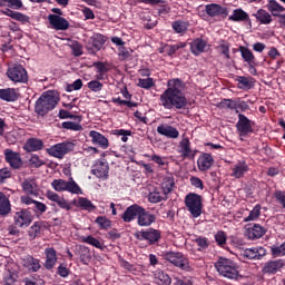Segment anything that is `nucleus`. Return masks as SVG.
Listing matches in <instances>:
<instances>
[{"label": "nucleus", "instance_id": "nucleus-15", "mask_svg": "<svg viewBox=\"0 0 285 285\" xmlns=\"http://www.w3.org/2000/svg\"><path fill=\"white\" fill-rule=\"evenodd\" d=\"M48 21L53 30L66 31L70 28V22L66 18L57 14H49Z\"/></svg>", "mask_w": 285, "mask_h": 285}, {"label": "nucleus", "instance_id": "nucleus-30", "mask_svg": "<svg viewBox=\"0 0 285 285\" xmlns=\"http://www.w3.org/2000/svg\"><path fill=\"white\" fill-rule=\"evenodd\" d=\"M254 17L263 26L273 23V16L264 9H258L257 12L254 13Z\"/></svg>", "mask_w": 285, "mask_h": 285}, {"label": "nucleus", "instance_id": "nucleus-63", "mask_svg": "<svg viewBox=\"0 0 285 285\" xmlns=\"http://www.w3.org/2000/svg\"><path fill=\"white\" fill-rule=\"evenodd\" d=\"M274 197L276 199V202L278 204H281V206H283V208H285V191L283 190H276L274 193Z\"/></svg>", "mask_w": 285, "mask_h": 285}, {"label": "nucleus", "instance_id": "nucleus-64", "mask_svg": "<svg viewBox=\"0 0 285 285\" xmlns=\"http://www.w3.org/2000/svg\"><path fill=\"white\" fill-rule=\"evenodd\" d=\"M215 239H216V243L218 244V246H224V244H226V233L218 232L215 235Z\"/></svg>", "mask_w": 285, "mask_h": 285}, {"label": "nucleus", "instance_id": "nucleus-11", "mask_svg": "<svg viewBox=\"0 0 285 285\" xmlns=\"http://www.w3.org/2000/svg\"><path fill=\"white\" fill-rule=\"evenodd\" d=\"M106 43V37L101 33L94 35L86 45V50L89 55H97L104 45Z\"/></svg>", "mask_w": 285, "mask_h": 285}, {"label": "nucleus", "instance_id": "nucleus-38", "mask_svg": "<svg viewBox=\"0 0 285 285\" xmlns=\"http://www.w3.org/2000/svg\"><path fill=\"white\" fill-rule=\"evenodd\" d=\"M175 188V178L173 176H167L163 178L161 190L168 197L169 193H173Z\"/></svg>", "mask_w": 285, "mask_h": 285}, {"label": "nucleus", "instance_id": "nucleus-5", "mask_svg": "<svg viewBox=\"0 0 285 285\" xmlns=\"http://www.w3.org/2000/svg\"><path fill=\"white\" fill-rule=\"evenodd\" d=\"M163 257L166 262H170V264L180 268V271H186L187 273L193 271L188 257H186L181 252H165L163 253Z\"/></svg>", "mask_w": 285, "mask_h": 285}, {"label": "nucleus", "instance_id": "nucleus-12", "mask_svg": "<svg viewBox=\"0 0 285 285\" xmlns=\"http://www.w3.org/2000/svg\"><path fill=\"white\" fill-rule=\"evenodd\" d=\"M4 159L13 170H19L23 166L21 154L12 151V149H4Z\"/></svg>", "mask_w": 285, "mask_h": 285}, {"label": "nucleus", "instance_id": "nucleus-17", "mask_svg": "<svg viewBox=\"0 0 285 285\" xmlns=\"http://www.w3.org/2000/svg\"><path fill=\"white\" fill-rule=\"evenodd\" d=\"M264 256H266V249L264 247L246 248L240 252L243 259H262Z\"/></svg>", "mask_w": 285, "mask_h": 285}, {"label": "nucleus", "instance_id": "nucleus-19", "mask_svg": "<svg viewBox=\"0 0 285 285\" xmlns=\"http://www.w3.org/2000/svg\"><path fill=\"white\" fill-rule=\"evenodd\" d=\"M45 263H43V267L47 271H52V268H55V266H57V262L59 259V257L57 256V249L53 247H48L45 249Z\"/></svg>", "mask_w": 285, "mask_h": 285}, {"label": "nucleus", "instance_id": "nucleus-21", "mask_svg": "<svg viewBox=\"0 0 285 285\" xmlns=\"http://www.w3.org/2000/svg\"><path fill=\"white\" fill-rule=\"evenodd\" d=\"M247 239H261L266 235V227H262L259 224H254L252 227H248L245 232Z\"/></svg>", "mask_w": 285, "mask_h": 285}, {"label": "nucleus", "instance_id": "nucleus-34", "mask_svg": "<svg viewBox=\"0 0 285 285\" xmlns=\"http://www.w3.org/2000/svg\"><path fill=\"white\" fill-rule=\"evenodd\" d=\"M266 8L273 17H279V12H285V8L277 0H269Z\"/></svg>", "mask_w": 285, "mask_h": 285}, {"label": "nucleus", "instance_id": "nucleus-16", "mask_svg": "<svg viewBox=\"0 0 285 285\" xmlns=\"http://www.w3.org/2000/svg\"><path fill=\"white\" fill-rule=\"evenodd\" d=\"M205 12L208 17H223V19L228 17V9L217 3L206 4Z\"/></svg>", "mask_w": 285, "mask_h": 285}, {"label": "nucleus", "instance_id": "nucleus-26", "mask_svg": "<svg viewBox=\"0 0 285 285\" xmlns=\"http://www.w3.org/2000/svg\"><path fill=\"white\" fill-rule=\"evenodd\" d=\"M23 149L27 153H37L39 150H43V140L39 138H29L26 141Z\"/></svg>", "mask_w": 285, "mask_h": 285}, {"label": "nucleus", "instance_id": "nucleus-9", "mask_svg": "<svg viewBox=\"0 0 285 285\" xmlns=\"http://www.w3.org/2000/svg\"><path fill=\"white\" fill-rule=\"evenodd\" d=\"M7 76L10 81L14 83H27L28 82V71L21 65H13L7 70Z\"/></svg>", "mask_w": 285, "mask_h": 285}, {"label": "nucleus", "instance_id": "nucleus-23", "mask_svg": "<svg viewBox=\"0 0 285 285\" xmlns=\"http://www.w3.org/2000/svg\"><path fill=\"white\" fill-rule=\"evenodd\" d=\"M89 137L91 138L92 144L95 146H99V148H102V150H106L108 146H110L108 138H106V136H104L101 132L91 130L89 132Z\"/></svg>", "mask_w": 285, "mask_h": 285}, {"label": "nucleus", "instance_id": "nucleus-8", "mask_svg": "<svg viewBox=\"0 0 285 285\" xmlns=\"http://www.w3.org/2000/svg\"><path fill=\"white\" fill-rule=\"evenodd\" d=\"M75 150V145L70 141L59 142L50 148H47L48 155L50 157H56V159H63L68 153H72Z\"/></svg>", "mask_w": 285, "mask_h": 285}, {"label": "nucleus", "instance_id": "nucleus-59", "mask_svg": "<svg viewBox=\"0 0 285 285\" xmlns=\"http://www.w3.org/2000/svg\"><path fill=\"white\" fill-rule=\"evenodd\" d=\"M70 48L72 50L73 57H81V55H83V46H81V43L76 41L70 45Z\"/></svg>", "mask_w": 285, "mask_h": 285}, {"label": "nucleus", "instance_id": "nucleus-14", "mask_svg": "<svg viewBox=\"0 0 285 285\" xmlns=\"http://www.w3.org/2000/svg\"><path fill=\"white\" fill-rule=\"evenodd\" d=\"M237 130L240 137H247L248 134L253 132V121L243 114L238 115Z\"/></svg>", "mask_w": 285, "mask_h": 285}, {"label": "nucleus", "instance_id": "nucleus-6", "mask_svg": "<svg viewBox=\"0 0 285 285\" xmlns=\"http://www.w3.org/2000/svg\"><path fill=\"white\" fill-rule=\"evenodd\" d=\"M185 206L190 213L191 217H202V210L204 208V205L202 203V196L199 194H188L185 197Z\"/></svg>", "mask_w": 285, "mask_h": 285}, {"label": "nucleus", "instance_id": "nucleus-4", "mask_svg": "<svg viewBox=\"0 0 285 285\" xmlns=\"http://www.w3.org/2000/svg\"><path fill=\"white\" fill-rule=\"evenodd\" d=\"M215 268L219 275L227 279H237L239 277V265L230 258L219 257L215 263Z\"/></svg>", "mask_w": 285, "mask_h": 285}, {"label": "nucleus", "instance_id": "nucleus-51", "mask_svg": "<svg viewBox=\"0 0 285 285\" xmlns=\"http://www.w3.org/2000/svg\"><path fill=\"white\" fill-rule=\"evenodd\" d=\"M83 244H89L90 246H95V248H99V250H104V245L101 242L92 236L82 237Z\"/></svg>", "mask_w": 285, "mask_h": 285}, {"label": "nucleus", "instance_id": "nucleus-33", "mask_svg": "<svg viewBox=\"0 0 285 285\" xmlns=\"http://www.w3.org/2000/svg\"><path fill=\"white\" fill-rule=\"evenodd\" d=\"M2 14H6L7 17L14 19V21H20L21 23H30V17L18 11L7 9L6 11H2Z\"/></svg>", "mask_w": 285, "mask_h": 285}, {"label": "nucleus", "instance_id": "nucleus-35", "mask_svg": "<svg viewBox=\"0 0 285 285\" xmlns=\"http://www.w3.org/2000/svg\"><path fill=\"white\" fill-rule=\"evenodd\" d=\"M108 170L109 167L108 165L100 163L99 165L96 166V168H94L91 170L92 175H95L96 177H98V179H108Z\"/></svg>", "mask_w": 285, "mask_h": 285}, {"label": "nucleus", "instance_id": "nucleus-52", "mask_svg": "<svg viewBox=\"0 0 285 285\" xmlns=\"http://www.w3.org/2000/svg\"><path fill=\"white\" fill-rule=\"evenodd\" d=\"M67 184H68V181H66L63 179H55L51 183V186H52L53 190H56L57 193H66Z\"/></svg>", "mask_w": 285, "mask_h": 285}, {"label": "nucleus", "instance_id": "nucleus-44", "mask_svg": "<svg viewBox=\"0 0 285 285\" xmlns=\"http://www.w3.org/2000/svg\"><path fill=\"white\" fill-rule=\"evenodd\" d=\"M259 215H262V205H256L253 210L249 212V215L244 218V222H255L259 219Z\"/></svg>", "mask_w": 285, "mask_h": 285}, {"label": "nucleus", "instance_id": "nucleus-7", "mask_svg": "<svg viewBox=\"0 0 285 285\" xmlns=\"http://www.w3.org/2000/svg\"><path fill=\"white\" fill-rule=\"evenodd\" d=\"M135 237L139 242H147L149 246L157 244L161 239V230L155 228H147L135 233Z\"/></svg>", "mask_w": 285, "mask_h": 285}, {"label": "nucleus", "instance_id": "nucleus-53", "mask_svg": "<svg viewBox=\"0 0 285 285\" xmlns=\"http://www.w3.org/2000/svg\"><path fill=\"white\" fill-rule=\"evenodd\" d=\"M56 275H59V277H62L63 279H66V277L70 275V268H68V264L61 263L57 267Z\"/></svg>", "mask_w": 285, "mask_h": 285}, {"label": "nucleus", "instance_id": "nucleus-39", "mask_svg": "<svg viewBox=\"0 0 285 285\" xmlns=\"http://www.w3.org/2000/svg\"><path fill=\"white\" fill-rule=\"evenodd\" d=\"M166 199H168V196L163 191H150L148 195V202H150V204H159V202H166Z\"/></svg>", "mask_w": 285, "mask_h": 285}, {"label": "nucleus", "instance_id": "nucleus-57", "mask_svg": "<svg viewBox=\"0 0 285 285\" xmlns=\"http://www.w3.org/2000/svg\"><path fill=\"white\" fill-rule=\"evenodd\" d=\"M271 252H272L273 257H284V255H285L284 243L279 246H277V245L272 246Z\"/></svg>", "mask_w": 285, "mask_h": 285}, {"label": "nucleus", "instance_id": "nucleus-41", "mask_svg": "<svg viewBox=\"0 0 285 285\" xmlns=\"http://www.w3.org/2000/svg\"><path fill=\"white\" fill-rule=\"evenodd\" d=\"M19 281V274L16 272L8 271L2 278L3 285H17V282Z\"/></svg>", "mask_w": 285, "mask_h": 285}, {"label": "nucleus", "instance_id": "nucleus-18", "mask_svg": "<svg viewBox=\"0 0 285 285\" xmlns=\"http://www.w3.org/2000/svg\"><path fill=\"white\" fill-rule=\"evenodd\" d=\"M21 188L24 195L39 197V185L36 179L27 178L21 183Z\"/></svg>", "mask_w": 285, "mask_h": 285}, {"label": "nucleus", "instance_id": "nucleus-20", "mask_svg": "<svg viewBox=\"0 0 285 285\" xmlns=\"http://www.w3.org/2000/svg\"><path fill=\"white\" fill-rule=\"evenodd\" d=\"M213 164H215V159L213 158V155L208 153H204L198 157L197 166L200 173H206V170H210Z\"/></svg>", "mask_w": 285, "mask_h": 285}, {"label": "nucleus", "instance_id": "nucleus-47", "mask_svg": "<svg viewBox=\"0 0 285 285\" xmlns=\"http://www.w3.org/2000/svg\"><path fill=\"white\" fill-rule=\"evenodd\" d=\"M96 224L101 228V230H108L112 226V222L106 218V216H98L95 220Z\"/></svg>", "mask_w": 285, "mask_h": 285}, {"label": "nucleus", "instance_id": "nucleus-27", "mask_svg": "<svg viewBox=\"0 0 285 285\" xmlns=\"http://www.w3.org/2000/svg\"><path fill=\"white\" fill-rule=\"evenodd\" d=\"M186 46V42H178L176 45H164L158 49L160 55H165L167 57H173L177 50H181Z\"/></svg>", "mask_w": 285, "mask_h": 285}, {"label": "nucleus", "instance_id": "nucleus-61", "mask_svg": "<svg viewBox=\"0 0 285 285\" xmlns=\"http://www.w3.org/2000/svg\"><path fill=\"white\" fill-rule=\"evenodd\" d=\"M83 88V81L81 79H77L73 83L67 86V91L72 92V90H81Z\"/></svg>", "mask_w": 285, "mask_h": 285}, {"label": "nucleus", "instance_id": "nucleus-24", "mask_svg": "<svg viewBox=\"0 0 285 285\" xmlns=\"http://www.w3.org/2000/svg\"><path fill=\"white\" fill-rule=\"evenodd\" d=\"M158 135L167 137L168 139H177L179 137V130L170 125H160L157 127Z\"/></svg>", "mask_w": 285, "mask_h": 285}, {"label": "nucleus", "instance_id": "nucleus-42", "mask_svg": "<svg viewBox=\"0 0 285 285\" xmlns=\"http://www.w3.org/2000/svg\"><path fill=\"white\" fill-rule=\"evenodd\" d=\"M236 81L240 85V86H238V88L240 90H244V89L250 90V88H253V86H255V83L253 82V78H248V77H244V76H238Z\"/></svg>", "mask_w": 285, "mask_h": 285}, {"label": "nucleus", "instance_id": "nucleus-45", "mask_svg": "<svg viewBox=\"0 0 285 285\" xmlns=\"http://www.w3.org/2000/svg\"><path fill=\"white\" fill-rule=\"evenodd\" d=\"M171 28L177 32V35H181V32H186L188 30V23L181 20H176L173 22Z\"/></svg>", "mask_w": 285, "mask_h": 285}, {"label": "nucleus", "instance_id": "nucleus-60", "mask_svg": "<svg viewBox=\"0 0 285 285\" xmlns=\"http://www.w3.org/2000/svg\"><path fill=\"white\" fill-rule=\"evenodd\" d=\"M114 135L121 137V141L126 142V141H128V137H130V135H132V131L126 130V129H116V130H114Z\"/></svg>", "mask_w": 285, "mask_h": 285}, {"label": "nucleus", "instance_id": "nucleus-28", "mask_svg": "<svg viewBox=\"0 0 285 285\" xmlns=\"http://www.w3.org/2000/svg\"><path fill=\"white\" fill-rule=\"evenodd\" d=\"M12 212V205L10 204V198L3 191H0V215L1 217H7Z\"/></svg>", "mask_w": 285, "mask_h": 285}, {"label": "nucleus", "instance_id": "nucleus-62", "mask_svg": "<svg viewBox=\"0 0 285 285\" xmlns=\"http://www.w3.org/2000/svg\"><path fill=\"white\" fill-rule=\"evenodd\" d=\"M56 204L59 206V208H62V210H72L70 202L63 197H60Z\"/></svg>", "mask_w": 285, "mask_h": 285}, {"label": "nucleus", "instance_id": "nucleus-2", "mask_svg": "<svg viewBox=\"0 0 285 285\" xmlns=\"http://www.w3.org/2000/svg\"><path fill=\"white\" fill-rule=\"evenodd\" d=\"M121 219L125 224H130L137 219L138 226L148 227L157 222V216L138 204H134L125 209Z\"/></svg>", "mask_w": 285, "mask_h": 285}, {"label": "nucleus", "instance_id": "nucleus-32", "mask_svg": "<svg viewBox=\"0 0 285 285\" xmlns=\"http://www.w3.org/2000/svg\"><path fill=\"white\" fill-rule=\"evenodd\" d=\"M154 279L156 282V284L158 285H171L173 284V279L170 278V276L165 273L164 271H156L154 273Z\"/></svg>", "mask_w": 285, "mask_h": 285}, {"label": "nucleus", "instance_id": "nucleus-56", "mask_svg": "<svg viewBox=\"0 0 285 285\" xmlns=\"http://www.w3.org/2000/svg\"><path fill=\"white\" fill-rule=\"evenodd\" d=\"M87 88H89L91 92H101V90H104V83L99 80H91L87 83Z\"/></svg>", "mask_w": 285, "mask_h": 285}, {"label": "nucleus", "instance_id": "nucleus-54", "mask_svg": "<svg viewBox=\"0 0 285 285\" xmlns=\"http://www.w3.org/2000/svg\"><path fill=\"white\" fill-rule=\"evenodd\" d=\"M91 259H92V255L90 254V249H88V247H82L81 254H80L81 264L88 265L90 264Z\"/></svg>", "mask_w": 285, "mask_h": 285}, {"label": "nucleus", "instance_id": "nucleus-25", "mask_svg": "<svg viewBox=\"0 0 285 285\" xmlns=\"http://www.w3.org/2000/svg\"><path fill=\"white\" fill-rule=\"evenodd\" d=\"M248 170L249 167L248 164H246V160H239L232 169V177H235V179H242Z\"/></svg>", "mask_w": 285, "mask_h": 285}, {"label": "nucleus", "instance_id": "nucleus-40", "mask_svg": "<svg viewBox=\"0 0 285 285\" xmlns=\"http://www.w3.org/2000/svg\"><path fill=\"white\" fill-rule=\"evenodd\" d=\"M239 52L242 55V58L244 59V61H246V63H248V66H250V63H255V55H253V51H250V49L240 46Z\"/></svg>", "mask_w": 285, "mask_h": 285}, {"label": "nucleus", "instance_id": "nucleus-3", "mask_svg": "<svg viewBox=\"0 0 285 285\" xmlns=\"http://www.w3.org/2000/svg\"><path fill=\"white\" fill-rule=\"evenodd\" d=\"M59 92H57L56 90L46 91L36 101L35 112L38 117H46L48 112L57 108V104H59Z\"/></svg>", "mask_w": 285, "mask_h": 285}, {"label": "nucleus", "instance_id": "nucleus-58", "mask_svg": "<svg viewBox=\"0 0 285 285\" xmlns=\"http://www.w3.org/2000/svg\"><path fill=\"white\" fill-rule=\"evenodd\" d=\"M39 233H41V223L36 222L29 229V236L31 237V239H36V237H37V235H39Z\"/></svg>", "mask_w": 285, "mask_h": 285}, {"label": "nucleus", "instance_id": "nucleus-10", "mask_svg": "<svg viewBox=\"0 0 285 285\" xmlns=\"http://www.w3.org/2000/svg\"><path fill=\"white\" fill-rule=\"evenodd\" d=\"M32 219H35V216H32V213L28 209H20L13 215V224L18 226V228H28V226L32 224Z\"/></svg>", "mask_w": 285, "mask_h": 285}, {"label": "nucleus", "instance_id": "nucleus-36", "mask_svg": "<svg viewBox=\"0 0 285 285\" xmlns=\"http://www.w3.org/2000/svg\"><path fill=\"white\" fill-rule=\"evenodd\" d=\"M190 50L193 52V55H195L196 57L198 55H202V52H204L206 50V41L203 39H195L191 43H190Z\"/></svg>", "mask_w": 285, "mask_h": 285}, {"label": "nucleus", "instance_id": "nucleus-1", "mask_svg": "<svg viewBox=\"0 0 285 285\" xmlns=\"http://www.w3.org/2000/svg\"><path fill=\"white\" fill-rule=\"evenodd\" d=\"M186 82L179 78H173L167 81V89L159 97V106L165 110H184L188 106L186 98Z\"/></svg>", "mask_w": 285, "mask_h": 285}, {"label": "nucleus", "instance_id": "nucleus-48", "mask_svg": "<svg viewBox=\"0 0 285 285\" xmlns=\"http://www.w3.org/2000/svg\"><path fill=\"white\" fill-rule=\"evenodd\" d=\"M180 153L183 157H190V140L188 138H184L180 141Z\"/></svg>", "mask_w": 285, "mask_h": 285}, {"label": "nucleus", "instance_id": "nucleus-31", "mask_svg": "<svg viewBox=\"0 0 285 285\" xmlns=\"http://www.w3.org/2000/svg\"><path fill=\"white\" fill-rule=\"evenodd\" d=\"M228 20L237 23L242 21H248L250 23V16H248V13L243 9H235Z\"/></svg>", "mask_w": 285, "mask_h": 285}, {"label": "nucleus", "instance_id": "nucleus-50", "mask_svg": "<svg viewBox=\"0 0 285 285\" xmlns=\"http://www.w3.org/2000/svg\"><path fill=\"white\" fill-rule=\"evenodd\" d=\"M217 107L222 109L228 108L229 110H235L237 108V101L225 98L217 104Z\"/></svg>", "mask_w": 285, "mask_h": 285}, {"label": "nucleus", "instance_id": "nucleus-43", "mask_svg": "<svg viewBox=\"0 0 285 285\" xmlns=\"http://www.w3.org/2000/svg\"><path fill=\"white\" fill-rule=\"evenodd\" d=\"M79 208H81V210H88V213L97 210V206H95V204H92V202L86 197H79Z\"/></svg>", "mask_w": 285, "mask_h": 285}, {"label": "nucleus", "instance_id": "nucleus-49", "mask_svg": "<svg viewBox=\"0 0 285 285\" xmlns=\"http://www.w3.org/2000/svg\"><path fill=\"white\" fill-rule=\"evenodd\" d=\"M137 86L144 88L145 90H150L155 86V79L153 78H140L138 79Z\"/></svg>", "mask_w": 285, "mask_h": 285}, {"label": "nucleus", "instance_id": "nucleus-37", "mask_svg": "<svg viewBox=\"0 0 285 285\" xmlns=\"http://www.w3.org/2000/svg\"><path fill=\"white\" fill-rule=\"evenodd\" d=\"M65 191L70 193L71 195H83V190L81 189V187H79V185L77 184V181H75L72 177H70L67 181Z\"/></svg>", "mask_w": 285, "mask_h": 285}, {"label": "nucleus", "instance_id": "nucleus-55", "mask_svg": "<svg viewBox=\"0 0 285 285\" xmlns=\"http://www.w3.org/2000/svg\"><path fill=\"white\" fill-rule=\"evenodd\" d=\"M59 119H75L76 121H81V116H76L70 114V111L66 109H60L58 114Z\"/></svg>", "mask_w": 285, "mask_h": 285}, {"label": "nucleus", "instance_id": "nucleus-29", "mask_svg": "<svg viewBox=\"0 0 285 285\" xmlns=\"http://www.w3.org/2000/svg\"><path fill=\"white\" fill-rule=\"evenodd\" d=\"M0 99L2 101H17L19 99V91L14 88L0 89Z\"/></svg>", "mask_w": 285, "mask_h": 285}, {"label": "nucleus", "instance_id": "nucleus-46", "mask_svg": "<svg viewBox=\"0 0 285 285\" xmlns=\"http://www.w3.org/2000/svg\"><path fill=\"white\" fill-rule=\"evenodd\" d=\"M62 128L65 130H72L73 132H79L83 130V127L79 122H73V121H65L62 122Z\"/></svg>", "mask_w": 285, "mask_h": 285}, {"label": "nucleus", "instance_id": "nucleus-22", "mask_svg": "<svg viewBox=\"0 0 285 285\" xmlns=\"http://www.w3.org/2000/svg\"><path fill=\"white\" fill-rule=\"evenodd\" d=\"M282 268H284V259L269 261L265 263L263 273H265V275H275L278 271H282Z\"/></svg>", "mask_w": 285, "mask_h": 285}, {"label": "nucleus", "instance_id": "nucleus-13", "mask_svg": "<svg viewBox=\"0 0 285 285\" xmlns=\"http://www.w3.org/2000/svg\"><path fill=\"white\" fill-rule=\"evenodd\" d=\"M21 265L28 271V273H39V271H41V259L36 258L32 255L22 257Z\"/></svg>", "mask_w": 285, "mask_h": 285}]
</instances>
